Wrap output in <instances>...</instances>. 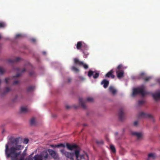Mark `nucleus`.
I'll use <instances>...</instances> for the list:
<instances>
[{"label": "nucleus", "mask_w": 160, "mask_h": 160, "mask_svg": "<svg viewBox=\"0 0 160 160\" xmlns=\"http://www.w3.org/2000/svg\"><path fill=\"white\" fill-rule=\"evenodd\" d=\"M16 69L18 71H20V69L19 68H17Z\"/></svg>", "instance_id": "603ef678"}, {"label": "nucleus", "mask_w": 160, "mask_h": 160, "mask_svg": "<svg viewBox=\"0 0 160 160\" xmlns=\"http://www.w3.org/2000/svg\"><path fill=\"white\" fill-rule=\"evenodd\" d=\"M18 160H27V159L24 158L20 157Z\"/></svg>", "instance_id": "c03bdc74"}, {"label": "nucleus", "mask_w": 160, "mask_h": 160, "mask_svg": "<svg viewBox=\"0 0 160 160\" xmlns=\"http://www.w3.org/2000/svg\"><path fill=\"white\" fill-rule=\"evenodd\" d=\"M145 87L142 86L140 87L134 88L133 90L132 96L134 97L138 94H141L142 96H144L147 92L144 91Z\"/></svg>", "instance_id": "20e7f679"}, {"label": "nucleus", "mask_w": 160, "mask_h": 160, "mask_svg": "<svg viewBox=\"0 0 160 160\" xmlns=\"http://www.w3.org/2000/svg\"><path fill=\"white\" fill-rule=\"evenodd\" d=\"M72 70L74 71L75 72H78L79 71V70L74 66H73L72 67Z\"/></svg>", "instance_id": "473e14b6"}, {"label": "nucleus", "mask_w": 160, "mask_h": 160, "mask_svg": "<svg viewBox=\"0 0 160 160\" xmlns=\"http://www.w3.org/2000/svg\"><path fill=\"white\" fill-rule=\"evenodd\" d=\"M31 40L33 42H34L35 41V39H34V38L32 39Z\"/></svg>", "instance_id": "8fccbe9b"}, {"label": "nucleus", "mask_w": 160, "mask_h": 160, "mask_svg": "<svg viewBox=\"0 0 160 160\" xmlns=\"http://www.w3.org/2000/svg\"><path fill=\"white\" fill-rule=\"evenodd\" d=\"M138 122L137 121L134 122V125L135 126H137L138 125Z\"/></svg>", "instance_id": "a18cd8bd"}, {"label": "nucleus", "mask_w": 160, "mask_h": 160, "mask_svg": "<svg viewBox=\"0 0 160 160\" xmlns=\"http://www.w3.org/2000/svg\"><path fill=\"white\" fill-rule=\"evenodd\" d=\"M10 79L9 78H6L5 79V82L6 84H8L9 83Z\"/></svg>", "instance_id": "f704fd0d"}, {"label": "nucleus", "mask_w": 160, "mask_h": 160, "mask_svg": "<svg viewBox=\"0 0 160 160\" xmlns=\"http://www.w3.org/2000/svg\"><path fill=\"white\" fill-rule=\"evenodd\" d=\"M19 83V81L16 80L13 82V84L14 85H17V84H18V83Z\"/></svg>", "instance_id": "ea45409f"}, {"label": "nucleus", "mask_w": 160, "mask_h": 160, "mask_svg": "<svg viewBox=\"0 0 160 160\" xmlns=\"http://www.w3.org/2000/svg\"><path fill=\"white\" fill-rule=\"evenodd\" d=\"M21 111L22 112L26 113L28 112V110L26 107H22L21 108Z\"/></svg>", "instance_id": "5701e85b"}, {"label": "nucleus", "mask_w": 160, "mask_h": 160, "mask_svg": "<svg viewBox=\"0 0 160 160\" xmlns=\"http://www.w3.org/2000/svg\"><path fill=\"white\" fill-rule=\"evenodd\" d=\"M56 145H54L53 144H51L50 145V146L52 148H56Z\"/></svg>", "instance_id": "49530a36"}, {"label": "nucleus", "mask_w": 160, "mask_h": 160, "mask_svg": "<svg viewBox=\"0 0 160 160\" xmlns=\"http://www.w3.org/2000/svg\"><path fill=\"white\" fill-rule=\"evenodd\" d=\"M21 59V58L19 57L15 58L13 59H9L8 60V61L11 63H14L19 62Z\"/></svg>", "instance_id": "9d476101"}, {"label": "nucleus", "mask_w": 160, "mask_h": 160, "mask_svg": "<svg viewBox=\"0 0 160 160\" xmlns=\"http://www.w3.org/2000/svg\"><path fill=\"white\" fill-rule=\"evenodd\" d=\"M139 118H153L149 114L143 112H140L138 115Z\"/></svg>", "instance_id": "1a4fd4ad"}, {"label": "nucleus", "mask_w": 160, "mask_h": 160, "mask_svg": "<svg viewBox=\"0 0 160 160\" xmlns=\"http://www.w3.org/2000/svg\"><path fill=\"white\" fill-rule=\"evenodd\" d=\"M138 76L139 79L144 80L146 76V75L144 72H141Z\"/></svg>", "instance_id": "a211bd4d"}, {"label": "nucleus", "mask_w": 160, "mask_h": 160, "mask_svg": "<svg viewBox=\"0 0 160 160\" xmlns=\"http://www.w3.org/2000/svg\"><path fill=\"white\" fill-rule=\"evenodd\" d=\"M80 157L81 159H84V156L83 154L80 155Z\"/></svg>", "instance_id": "79ce46f5"}, {"label": "nucleus", "mask_w": 160, "mask_h": 160, "mask_svg": "<svg viewBox=\"0 0 160 160\" xmlns=\"http://www.w3.org/2000/svg\"><path fill=\"white\" fill-rule=\"evenodd\" d=\"M60 152L62 155H64L67 158H69L70 160H74L73 157L74 153L65 151L64 149L61 150Z\"/></svg>", "instance_id": "423d86ee"}, {"label": "nucleus", "mask_w": 160, "mask_h": 160, "mask_svg": "<svg viewBox=\"0 0 160 160\" xmlns=\"http://www.w3.org/2000/svg\"><path fill=\"white\" fill-rule=\"evenodd\" d=\"M82 80H84V78H82Z\"/></svg>", "instance_id": "13d9d810"}, {"label": "nucleus", "mask_w": 160, "mask_h": 160, "mask_svg": "<svg viewBox=\"0 0 160 160\" xmlns=\"http://www.w3.org/2000/svg\"><path fill=\"white\" fill-rule=\"evenodd\" d=\"M116 73L117 75V77L119 79H120L123 76L124 71L122 70H117Z\"/></svg>", "instance_id": "f8f14e48"}, {"label": "nucleus", "mask_w": 160, "mask_h": 160, "mask_svg": "<svg viewBox=\"0 0 160 160\" xmlns=\"http://www.w3.org/2000/svg\"><path fill=\"white\" fill-rule=\"evenodd\" d=\"M96 142L98 145H102L103 144V142L102 140H97Z\"/></svg>", "instance_id": "a878e982"}, {"label": "nucleus", "mask_w": 160, "mask_h": 160, "mask_svg": "<svg viewBox=\"0 0 160 160\" xmlns=\"http://www.w3.org/2000/svg\"><path fill=\"white\" fill-rule=\"evenodd\" d=\"M11 90V89L8 87H7L5 88V93H6L8 92Z\"/></svg>", "instance_id": "2f4dec72"}, {"label": "nucleus", "mask_w": 160, "mask_h": 160, "mask_svg": "<svg viewBox=\"0 0 160 160\" xmlns=\"http://www.w3.org/2000/svg\"><path fill=\"white\" fill-rule=\"evenodd\" d=\"M26 149H25L23 152L22 153L20 157L24 158L26 156Z\"/></svg>", "instance_id": "bb28decb"}, {"label": "nucleus", "mask_w": 160, "mask_h": 160, "mask_svg": "<svg viewBox=\"0 0 160 160\" xmlns=\"http://www.w3.org/2000/svg\"><path fill=\"white\" fill-rule=\"evenodd\" d=\"M148 159L147 160H148L149 158H152V159H153L155 158L156 156L155 154L153 153H150L148 154Z\"/></svg>", "instance_id": "aec40b11"}, {"label": "nucleus", "mask_w": 160, "mask_h": 160, "mask_svg": "<svg viewBox=\"0 0 160 160\" xmlns=\"http://www.w3.org/2000/svg\"><path fill=\"white\" fill-rule=\"evenodd\" d=\"M101 84L103 85V87L106 88L109 84V81L106 79H103L101 82Z\"/></svg>", "instance_id": "2eb2a0df"}, {"label": "nucleus", "mask_w": 160, "mask_h": 160, "mask_svg": "<svg viewBox=\"0 0 160 160\" xmlns=\"http://www.w3.org/2000/svg\"><path fill=\"white\" fill-rule=\"evenodd\" d=\"M22 36V35L20 34H18L16 35L15 36V38H18L19 37H21Z\"/></svg>", "instance_id": "a19ab883"}, {"label": "nucleus", "mask_w": 160, "mask_h": 160, "mask_svg": "<svg viewBox=\"0 0 160 160\" xmlns=\"http://www.w3.org/2000/svg\"><path fill=\"white\" fill-rule=\"evenodd\" d=\"M144 103V101L143 100H140L138 102V104L139 105H142Z\"/></svg>", "instance_id": "c9c22d12"}, {"label": "nucleus", "mask_w": 160, "mask_h": 160, "mask_svg": "<svg viewBox=\"0 0 160 160\" xmlns=\"http://www.w3.org/2000/svg\"><path fill=\"white\" fill-rule=\"evenodd\" d=\"M74 62L76 64H78L79 65H81L83 64V62L80 61L77 58H75L74 59Z\"/></svg>", "instance_id": "dca6fc26"}, {"label": "nucleus", "mask_w": 160, "mask_h": 160, "mask_svg": "<svg viewBox=\"0 0 160 160\" xmlns=\"http://www.w3.org/2000/svg\"><path fill=\"white\" fill-rule=\"evenodd\" d=\"M42 53H43V54L44 55H45L46 54V52H42Z\"/></svg>", "instance_id": "864d4df0"}, {"label": "nucleus", "mask_w": 160, "mask_h": 160, "mask_svg": "<svg viewBox=\"0 0 160 160\" xmlns=\"http://www.w3.org/2000/svg\"><path fill=\"white\" fill-rule=\"evenodd\" d=\"M110 148L112 151L114 153L116 152V150L114 146L112 145L111 144L110 145Z\"/></svg>", "instance_id": "b1692460"}, {"label": "nucleus", "mask_w": 160, "mask_h": 160, "mask_svg": "<svg viewBox=\"0 0 160 160\" xmlns=\"http://www.w3.org/2000/svg\"><path fill=\"white\" fill-rule=\"evenodd\" d=\"M93 101V98L90 97L87 98L86 100H84L81 98H79V104L81 107L84 109H86V106L85 104L86 102H92Z\"/></svg>", "instance_id": "39448f33"}, {"label": "nucleus", "mask_w": 160, "mask_h": 160, "mask_svg": "<svg viewBox=\"0 0 160 160\" xmlns=\"http://www.w3.org/2000/svg\"><path fill=\"white\" fill-rule=\"evenodd\" d=\"M109 90L113 94H114L116 92V90L112 86H110L109 88Z\"/></svg>", "instance_id": "6ab92c4d"}, {"label": "nucleus", "mask_w": 160, "mask_h": 160, "mask_svg": "<svg viewBox=\"0 0 160 160\" xmlns=\"http://www.w3.org/2000/svg\"><path fill=\"white\" fill-rule=\"evenodd\" d=\"M56 147H57V148H59L60 147H65V146L63 144L60 143L59 144L56 145Z\"/></svg>", "instance_id": "cd10ccee"}, {"label": "nucleus", "mask_w": 160, "mask_h": 160, "mask_svg": "<svg viewBox=\"0 0 160 160\" xmlns=\"http://www.w3.org/2000/svg\"><path fill=\"white\" fill-rule=\"evenodd\" d=\"M122 65L121 64L119 65L117 68V70H121V68H122Z\"/></svg>", "instance_id": "58836bf2"}, {"label": "nucleus", "mask_w": 160, "mask_h": 160, "mask_svg": "<svg viewBox=\"0 0 160 160\" xmlns=\"http://www.w3.org/2000/svg\"><path fill=\"white\" fill-rule=\"evenodd\" d=\"M93 73L94 72L93 71L90 70L88 72V77H91L93 74Z\"/></svg>", "instance_id": "c756f323"}, {"label": "nucleus", "mask_w": 160, "mask_h": 160, "mask_svg": "<svg viewBox=\"0 0 160 160\" xmlns=\"http://www.w3.org/2000/svg\"><path fill=\"white\" fill-rule=\"evenodd\" d=\"M82 42L81 41L78 42L76 45V48L77 49L80 50L83 46Z\"/></svg>", "instance_id": "f3484780"}, {"label": "nucleus", "mask_w": 160, "mask_h": 160, "mask_svg": "<svg viewBox=\"0 0 160 160\" xmlns=\"http://www.w3.org/2000/svg\"><path fill=\"white\" fill-rule=\"evenodd\" d=\"M81 51H82V52L84 54L83 57L84 58H87V56L89 54V53L87 52V51L86 50H82V49H81Z\"/></svg>", "instance_id": "4be33fe9"}, {"label": "nucleus", "mask_w": 160, "mask_h": 160, "mask_svg": "<svg viewBox=\"0 0 160 160\" xmlns=\"http://www.w3.org/2000/svg\"><path fill=\"white\" fill-rule=\"evenodd\" d=\"M28 142V139H25L23 141V143L27 144Z\"/></svg>", "instance_id": "4c0bfd02"}, {"label": "nucleus", "mask_w": 160, "mask_h": 160, "mask_svg": "<svg viewBox=\"0 0 160 160\" xmlns=\"http://www.w3.org/2000/svg\"><path fill=\"white\" fill-rule=\"evenodd\" d=\"M20 137H12L9 139L10 144L11 146L10 148L8 144L5 145V153L7 158H11V160H16L20 155L22 146L19 144Z\"/></svg>", "instance_id": "f257e3e1"}, {"label": "nucleus", "mask_w": 160, "mask_h": 160, "mask_svg": "<svg viewBox=\"0 0 160 160\" xmlns=\"http://www.w3.org/2000/svg\"><path fill=\"white\" fill-rule=\"evenodd\" d=\"M5 26V24L3 22H0V28L4 27Z\"/></svg>", "instance_id": "72a5a7b5"}, {"label": "nucleus", "mask_w": 160, "mask_h": 160, "mask_svg": "<svg viewBox=\"0 0 160 160\" xmlns=\"http://www.w3.org/2000/svg\"><path fill=\"white\" fill-rule=\"evenodd\" d=\"M132 134L136 136L138 140L141 139L142 138V135L141 132H132Z\"/></svg>", "instance_id": "9b49d317"}, {"label": "nucleus", "mask_w": 160, "mask_h": 160, "mask_svg": "<svg viewBox=\"0 0 160 160\" xmlns=\"http://www.w3.org/2000/svg\"><path fill=\"white\" fill-rule=\"evenodd\" d=\"M71 78H68V82H70L71 81Z\"/></svg>", "instance_id": "de8ad7c7"}, {"label": "nucleus", "mask_w": 160, "mask_h": 160, "mask_svg": "<svg viewBox=\"0 0 160 160\" xmlns=\"http://www.w3.org/2000/svg\"><path fill=\"white\" fill-rule=\"evenodd\" d=\"M30 123L31 125H33L35 124V119L34 118H32L30 121Z\"/></svg>", "instance_id": "393cba45"}, {"label": "nucleus", "mask_w": 160, "mask_h": 160, "mask_svg": "<svg viewBox=\"0 0 160 160\" xmlns=\"http://www.w3.org/2000/svg\"><path fill=\"white\" fill-rule=\"evenodd\" d=\"M152 78L151 77H147L146 76L144 80L145 81L147 82L149 81Z\"/></svg>", "instance_id": "7c9ffc66"}, {"label": "nucleus", "mask_w": 160, "mask_h": 160, "mask_svg": "<svg viewBox=\"0 0 160 160\" xmlns=\"http://www.w3.org/2000/svg\"><path fill=\"white\" fill-rule=\"evenodd\" d=\"M30 75H32V72L30 73Z\"/></svg>", "instance_id": "5fc2aeb1"}, {"label": "nucleus", "mask_w": 160, "mask_h": 160, "mask_svg": "<svg viewBox=\"0 0 160 160\" xmlns=\"http://www.w3.org/2000/svg\"><path fill=\"white\" fill-rule=\"evenodd\" d=\"M48 152L52 157L54 159L58 158V155L56 152L51 149H48Z\"/></svg>", "instance_id": "0eeeda50"}, {"label": "nucleus", "mask_w": 160, "mask_h": 160, "mask_svg": "<svg viewBox=\"0 0 160 160\" xmlns=\"http://www.w3.org/2000/svg\"><path fill=\"white\" fill-rule=\"evenodd\" d=\"M99 74L98 72H96L93 75V78L94 79H96L98 77Z\"/></svg>", "instance_id": "c85d7f7f"}, {"label": "nucleus", "mask_w": 160, "mask_h": 160, "mask_svg": "<svg viewBox=\"0 0 160 160\" xmlns=\"http://www.w3.org/2000/svg\"><path fill=\"white\" fill-rule=\"evenodd\" d=\"M116 135H117V134H118V132H116Z\"/></svg>", "instance_id": "4d7b16f0"}, {"label": "nucleus", "mask_w": 160, "mask_h": 160, "mask_svg": "<svg viewBox=\"0 0 160 160\" xmlns=\"http://www.w3.org/2000/svg\"><path fill=\"white\" fill-rule=\"evenodd\" d=\"M66 108L67 109H69L70 108V107L69 106H66Z\"/></svg>", "instance_id": "3c124183"}, {"label": "nucleus", "mask_w": 160, "mask_h": 160, "mask_svg": "<svg viewBox=\"0 0 160 160\" xmlns=\"http://www.w3.org/2000/svg\"><path fill=\"white\" fill-rule=\"evenodd\" d=\"M86 125H86V124H84V126H86Z\"/></svg>", "instance_id": "6e6d98bb"}, {"label": "nucleus", "mask_w": 160, "mask_h": 160, "mask_svg": "<svg viewBox=\"0 0 160 160\" xmlns=\"http://www.w3.org/2000/svg\"><path fill=\"white\" fill-rule=\"evenodd\" d=\"M124 108H121L119 110L118 113L119 119L121 121H123L125 118V116L124 112Z\"/></svg>", "instance_id": "6e6552de"}, {"label": "nucleus", "mask_w": 160, "mask_h": 160, "mask_svg": "<svg viewBox=\"0 0 160 160\" xmlns=\"http://www.w3.org/2000/svg\"><path fill=\"white\" fill-rule=\"evenodd\" d=\"M21 75V74L20 73H18L17 75L13 77L14 78H18Z\"/></svg>", "instance_id": "37998d69"}, {"label": "nucleus", "mask_w": 160, "mask_h": 160, "mask_svg": "<svg viewBox=\"0 0 160 160\" xmlns=\"http://www.w3.org/2000/svg\"><path fill=\"white\" fill-rule=\"evenodd\" d=\"M26 71V70L25 68H23L22 70V72H25Z\"/></svg>", "instance_id": "09e8293b"}, {"label": "nucleus", "mask_w": 160, "mask_h": 160, "mask_svg": "<svg viewBox=\"0 0 160 160\" xmlns=\"http://www.w3.org/2000/svg\"><path fill=\"white\" fill-rule=\"evenodd\" d=\"M154 99L156 101L160 99V92H157L152 95Z\"/></svg>", "instance_id": "4468645a"}, {"label": "nucleus", "mask_w": 160, "mask_h": 160, "mask_svg": "<svg viewBox=\"0 0 160 160\" xmlns=\"http://www.w3.org/2000/svg\"><path fill=\"white\" fill-rule=\"evenodd\" d=\"M35 88V87L34 86H30L28 87L27 89L28 92H30L33 91Z\"/></svg>", "instance_id": "412c9836"}, {"label": "nucleus", "mask_w": 160, "mask_h": 160, "mask_svg": "<svg viewBox=\"0 0 160 160\" xmlns=\"http://www.w3.org/2000/svg\"><path fill=\"white\" fill-rule=\"evenodd\" d=\"M113 72L112 70H111L108 72L105 75L106 78H115V76L113 74Z\"/></svg>", "instance_id": "ddd939ff"}, {"label": "nucleus", "mask_w": 160, "mask_h": 160, "mask_svg": "<svg viewBox=\"0 0 160 160\" xmlns=\"http://www.w3.org/2000/svg\"><path fill=\"white\" fill-rule=\"evenodd\" d=\"M88 157V155H86Z\"/></svg>", "instance_id": "bf43d9fd"}, {"label": "nucleus", "mask_w": 160, "mask_h": 160, "mask_svg": "<svg viewBox=\"0 0 160 160\" xmlns=\"http://www.w3.org/2000/svg\"><path fill=\"white\" fill-rule=\"evenodd\" d=\"M33 153H32L29 155L28 157V160H42L43 159L45 160L47 159L48 157V154L46 151H43L41 154H37L34 156L32 158V157L33 155Z\"/></svg>", "instance_id": "f03ea898"}, {"label": "nucleus", "mask_w": 160, "mask_h": 160, "mask_svg": "<svg viewBox=\"0 0 160 160\" xmlns=\"http://www.w3.org/2000/svg\"><path fill=\"white\" fill-rule=\"evenodd\" d=\"M66 146L68 149L69 150L72 151L75 150L74 154L76 160H81L79 159L80 148L76 144H70L67 143Z\"/></svg>", "instance_id": "7ed1b4c3"}, {"label": "nucleus", "mask_w": 160, "mask_h": 160, "mask_svg": "<svg viewBox=\"0 0 160 160\" xmlns=\"http://www.w3.org/2000/svg\"><path fill=\"white\" fill-rule=\"evenodd\" d=\"M82 65L83 66L84 68L85 69H88V66L87 65L84 64L83 63V64Z\"/></svg>", "instance_id": "e433bc0d"}]
</instances>
